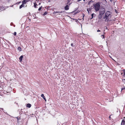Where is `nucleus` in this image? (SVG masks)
Segmentation results:
<instances>
[{
	"mask_svg": "<svg viewBox=\"0 0 125 125\" xmlns=\"http://www.w3.org/2000/svg\"><path fill=\"white\" fill-rule=\"evenodd\" d=\"M112 16V13L109 11H107L105 14V15L104 17L103 18L105 19V22L110 21V19Z\"/></svg>",
	"mask_w": 125,
	"mask_h": 125,
	"instance_id": "nucleus-1",
	"label": "nucleus"
},
{
	"mask_svg": "<svg viewBox=\"0 0 125 125\" xmlns=\"http://www.w3.org/2000/svg\"><path fill=\"white\" fill-rule=\"evenodd\" d=\"M94 9L96 12L99 10L100 6L99 2L97 3L96 4L94 5Z\"/></svg>",
	"mask_w": 125,
	"mask_h": 125,
	"instance_id": "nucleus-2",
	"label": "nucleus"
},
{
	"mask_svg": "<svg viewBox=\"0 0 125 125\" xmlns=\"http://www.w3.org/2000/svg\"><path fill=\"white\" fill-rule=\"evenodd\" d=\"M105 9L103 8H101L99 11V18H101L102 16L105 12Z\"/></svg>",
	"mask_w": 125,
	"mask_h": 125,
	"instance_id": "nucleus-3",
	"label": "nucleus"
},
{
	"mask_svg": "<svg viewBox=\"0 0 125 125\" xmlns=\"http://www.w3.org/2000/svg\"><path fill=\"white\" fill-rule=\"evenodd\" d=\"M30 1V0H23L22 2V4H25Z\"/></svg>",
	"mask_w": 125,
	"mask_h": 125,
	"instance_id": "nucleus-4",
	"label": "nucleus"
},
{
	"mask_svg": "<svg viewBox=\"0 0 125 125\" xmlns=\"http://www.w3.org/2000/svg\"><path fill=\"white\" fill-rule=\"evenodd\" d=\"M122 71L123 72V73H121V74L122 76L125 77V69L123 70Z\"/></svg>",
	"mask_w": 125,
	"mask_h": 125,
	"instance_id": "nucleus-5",
	"label": "nucleus"
},
{
	"mask_svg": "<svg viewBox=\"0 0 125 125\" xmlns=\"http://www.w3.org/2000/svg\"><path fill=\"white\" fill-rule=\"evenodd\" d=\"M64 9L65 10H67L69 9V7L68 5H66L64 7Z\"/></svg>",
	"mask_w": 125,
	"mask_h": 125,
	"instance_id": "nucleus-6",
	"label": "nucleus"
},
{
	"mask_svg": "<svg viewBox=\"0 0 125 125\" xmlns=\"http://www.w3.org/2000/svg\"><path fill=\"white\" fill-rule=\"evenodd\" d=\"M31 105L30 104H28L26 105V107L29 108L31 107Z\"/></svg>",
	"mask_w": 125,
	"mask_h": 125,
	"instance_id": "nucleus-7",
	"label": "nucleus"
},
{
	"mask_svg": "<svg viewBox=\"0 0 125 125\" xmlns=\"http://www.w3.org/2000/svg\"><path fill=\"white\" fill-rule=\"evenodd\" d=\"M23 57V56L22 55H21L19 58V59L20 62H21L22 61Z\"/></svg>",
	"mask_w": 125,
	"mask_h": 125,
	"instance_id": "nucleus-8",
	"label": "nucleus"
},
{
	"mask_svg": "<svg viewBox=\"0 0 125 125\" xmlns=\"http://www.w3.org/2000/svg\"><path fill=\"white\" fill-rule=\"evenodd\" d=\"M41 96L43 98V99L45 101H46V100L45 99V97L43 94H42Z\"/></svg>",
	"mask_w": 125,
	"mask_h": 125,
	"instance_id": "nucleus-9",
	"label": "nucleus"
},
{
	"mask_svg": "<svg viewBox=\"0 0 125 125\" xmlns=\"http://www.w3.org/2000/svg\"><path fill=\"white\" fill-rule=\"evenodd\" d=\"M125 121H124V120H122L121 123V125H125Z\"/></svg>",
	"mask_w": 125,
	"mask_h": 125,
	"instance_id": "nucleus-10",
	"label": "nucleus"
},
{
	"mask_svg": "<svg viewBox=\"0 0 125 125\" xmlns=\"http://www.w3.org/2000/svg\"><path fill=\"white\" fill-rule=\"evenodd\" d=\"M24 4H22L19 7V8L20 9H21V8H22V7H24Z\"/></svg>",
	"mask_w": 125,
	"mask_h": 125,
	"instance_id": "nucleus-11",
	"label": "nucleus"
},
{
	"mask_svg": "<svg viewBox=\"0 0 125 125\" xmlns=\"http://www.w3.org/2000/svg\"><path fill=\"white\" fill-rule=\"evenodd\" d=\"M71 0H67V4L69 5H70L72 3H69L70 2Z\"/></svg>",
	"mask_w": 125,
	"mask_h": 125,
	"instance_id": "nucleus-12",
	"label": "nucleus"
},
{
	"mask_svg": "<svg viewBox=\"0 0 125 125\" xmlns=\"http://www.w3.org/2000/svg\"><path fill=\"white\" fill-rule=\"evenodd\" d=\"M17 49L18 50L20 51H21V47H19Z\"/></svg>",
	"mask_w": 125,
	"mask_h": 125,
	"instance_id": "nucleus-13",
	"label": "nucleus"
},
{
	"mask_svg": "<svg viewBox=\"0 0 125 125\" xmlns=\"http://www.w3.org/2000/svg\"><path fill=\"white\" fill-rule=\"evenodd\" d=\"M34 6L35 8H36V6L37 5V4L36 3V2H34Z\"/></svg>",
	"mask_w": 125,
	"mask_h": 125,
	"instance_id": "nucleus-14",
	"label": "nucleus"
},
{
	"mask_svg": "<svg viewBox=\"0 0 125 125\" xmlns=\"http://www.w3.org/2000/svg\"><path fill=\"white\" fill-rule=\"evenodd\" d=\"M87 11H88V13H89V11H90L91 10V9L90 8H89V9H88L87 10Z\"/></svg>",
	"mask_w": 125,
	"mask_h": 125,
	"instance_id": "nucleus-15",
	"label": "nucleus"
},
{
	"mask_svg": "<svg viewBox=\"0 0 125 125\" xmlns=\"http://www.w3.org/2000/svg\"><path fill=\"white\" fill-rule=\"evenodd\" d=\"M94 15L95 14H94V13H93V14H91V16H92V18H91V19H93V18L94 15Z\"/></svg>",
	"mask_w": 125,
	"mask_h": 125,
	"instance_id": "nucleus-16",
	"label": "nucleus"
},
{
	"mask_svg": "<svg viewBox=\"0 0 125 125\" xmlns=\"http://www.w3.org/2000/svg\"><path fill=\"white\" fill-rule=\"evenodd\" d=\"M47 13H48L47 12V11L45 12L43 14V15H46L47 14Z\"/></svg>",
	"mask_w": 125,
	"mask_h": 125,
	"instance_id": "nucleus-17",
	"label": "nucleus"
},
{
	"mask_svg": "<svg viewBox=\"0 0 125 125\" xmlns=\"http://www.w3.org/2000/svg\"><path fill=\"white\" fill-rule=\"evenodd\" d=\"M62 12V11H61V12H59V11H56V12H55V13H61Z\"/></svg>",
	"mask_w": 125,
	"mask_h": 125,
	"instance_id": "nucleus-18",
	"label": "nucleus"
},
{
	"mask_svg": "<svg viewBox=\"0 0 125 125\" xmlns=\"http://www.w3.org/2000/svg\"><path fill=\"white\" fill-rule=\"evenodd\" d=\"M91 2H93V1H92V0H90V1H89V2L88 3V4H90V3H91Z\"/></svg>",
	"mask_w": 125,
	"mask_h": 125,
	"instance_id": "nucleus-19",
	"label": "nucleus"
},
{
	"mask_svg": "<svg viewBox=\"0 0 125 125\" xmlns=\"http://www.w3.org/2000/svg\"><path fill=\"white\" fill-rule=\"evenodd\" d=\"M13 34L14 35H16V32H14Z\"/></svg>",
	"mask_w": 125,
	"mask_h": 125,
	"instance_id": "nucleus-20",
	"label": "nucleus"
},
{
	"mask_svg": "<svg viewBox=\"0 0 125 125\" xmlns=\"http://www.w3.org/2000/svg\"><path fill=\"white\" fill-rule=\"evenodd\" d=\"M42 8V7H40L38 9V10H40Z\"/></svg>",
	"mask_w": 125,
	"mask_h": 125,
	"instance_id": "nucleus-21",
	"label": "nucleus"
},
{
	"mask_svg": "<svg viewBox=\"0 0 125 125\" xmlns=\"http://www.w3.org/2000/svg\"><path fill=\"white\" fill-rule=\"evenodd\" d=\"M125 89V87H124V88H122L121 89V91H122V90H124V89Z\"/></svg>",
	"mask_w": 125,
	"mask_h": 125,
	"instance_id": "nucleus-22",
	"label": "nucleus"
},
{
	"mask_svg": "<svg viewBox=\"0 0 125 125\" xmlns=\"http://www.w3.org/2000/svg\"><path fill=\"white\" fill-rule=\"evenodd\" d=\"M104 29H107V27H104Z\"/></svg>",
	"mask_w": 125,
	"mask_h": 125,
	"instance_id": "nucleus-23",
	"label": "nucleus"
},
{
	"mask_svg": "<svg viewBox=\"0 0 125 125\" xmlns=\"http://www.w3.org/2000/svg\"><path fill=\"white\" fill-rule=\"evenodd\" d=\"M102 36H103L104 38V35H102Z\"/></svg>",
	"mask_w": 125,
	"mask_h": 125,
	"instance_id": "nucleus-24",
	"label": "nucleus"
},
{
	"mask_svg": "<svg viewBox=\"0 0 125 125\" xmlns=\"http://www.w3.org/2000/svg\"><path fill=\"white\" fill-rule=\"evenodd\" d=\"M71 45L72 46H73V43H71Z\"/></svg>",
	"mask_w": 125,
	"mask_h": 125,
	"instance_id": "nucleus-25",
	"label": "nucleus"
},
{
	"mask_svg": "<svg viewBox=\"0 0 125 125\" xmlns=\"http://www.w3.org/2000/svg\"><path fill=\"white\" fill-rule=\"evenodd\" d=\"M100 31H100L99 30H97V32H100Z\"/></svg>",
	"mask_w": 125,
	"mask_h": 125,
	"instance_id": "nucleus-26",
	"label": "nucleus"
},
{
	"mask_svg": "<svg viewBox=\"0 0 125 125\" xmlns=\"http://www.w3.org/2000/svg\"><path fill=\"white\" fill-rule=\"evenodd\" d=\"M0 111H1V110H3V108H0Z\"/></svg>",
	"mask_w": 125,
	"mask_h": 125,
	"instance_id": "nucleus-27",
	"label": "nucleus"
},
{
	"mask_svg": "<svg viewBox=\"0 0 125 125\" xmlns=\"http://www.w3.org/2000/svg\"><path fill=\"white\" fill-rule=\"evenodd\" d=\"M82 0H78L77 1V2H79L80 1H81Z\"/></svg>",
	"mask_w": 125,
	"mask_h": 125,
	"instance_id": "nucleus-28",
	"label": "nucleus"
},
{
	"mask_svg": "<svg viewBox=\"0 0 125 125\" xmlns=\"http://www.w3.org/2000/svg\"><path fill=\"white\" fill-rule=\"evenodd\" d=\"M112 0H110V2H112Z\"/></svg>",
	"mask_w": 125,
	"mask_h": 125,
	"instance_id": "nucleus-29",
	"label": "nucleus"
},
{
	"mask_svg": "<svg viewBox=\"0 0 125 125\" xmlns=\"http://www.w3.org/2000/svg\"><path fill=\"white\" fill-rule=\"evenodd\" d=\"M10 0H7L9 1H10Z\"/></svg>",
	"mask_w": 125,
	"mask_h": 125,
	"instance_id": "nucleus-30",
	"label": "nucleus"
},
{
	"mask_svg": "<svg viewBox=\"0 0 125 125\" xmlns=\"http://www.w3.org/2000/svg\"><path fill=\"white\" fill-rule=\"evenodd\" d=\"M111 118L110 116L109 117V118Z\"/></svg>",
	"mask_w": 125,
	"mask_h": 125,
	"instance_id": "nucleus-31",
	"label": "nucleus"
},
{
	"mask_svg": "<svg viewBox=\"0 0 125 125\" xmlns=\"http://www.w3.org/2000/svg\"><path fill=\"white\" fill-rule=\"evenodd\" d=\"M49 1H50V0L48 2H49Z\"/></svg>",
	"mask_w": 125,
	"mask_h": 125,
	"instance_id": "nucleus-32",
	"label": "nucleus"
},
{
	"mask_svg": "<svg viewBox=\"0 0 125 125\" xmlns=\"http://www.w3.org/2000/svg\"><path fill=\"white\" fill-rule=\"evenodd\" d=\"M49 1H50V0L48 2H49Z\"/></svg>",
	"mask_w": 125,
	"mask_h": 125,
	"instance_id": "nucleus-33",
	"label": "nucleus"
},
{
	"mask_svg": "<svg viewBox=\"0 0 125 125\" xmlns=\"http://www.w3.org/2000/svg\"><path fill=\"white\" fill-rule=\"evenodd\" d=\"M49 1H50V0L48 2H49Z\"/></svg>",
	"mask_w": 125,
	"mask_h": 125,
	"instance_id": "nucleus-34",
	"label": "nucleus"
}]
</instances>
